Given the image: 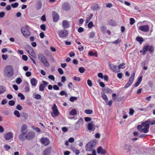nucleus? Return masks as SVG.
Masks as SVG:
<instances>
[{
    "instance_id": "42",
    "label": "nucleus",
    "mask_w": 155,
    "mask_h": 155,
    "mask_svg": "<svg viewBox=\"0 0 155 155\" xmlns=\"http://www.w3.org/2000/svg\"><path fill=\"white\" fill-rule=\"evenodd\" d=\"M78 70H79V71L81 73H84L85 71V68H84L82 67H80L79 68Z\"/></svg>"
},
{
    "instance_id": "24",
    "label": "nucleus",
    "mask_w": 155,
    "mask_h": 155,
    "mask_svg": "<svg viewBox=\"0 0 155 155\" xmlns=\"http://www.w3.org/2000/svg\"><path fill=\"white\" fill-rule=\"evenodd\" d=\"M142 125L143 126H144V128H147L149 129L150 125L149 120H147L143 122V123Z\"/></svg>"
},
{
    "instance_id": "40",
    "label": "nucleus",
    "mask_w": 155,
    "mask_h": 155,
    "mask_svg": "<svg viewBox=\"0 0 155 155\" xmlns=\"http://www.w3.org/2000/svg\"><path fill=\"white\" fill-rule=\"evenodd\" d=\"M121 41V39H118L117 40L113 41L112 43L114 44H118L120 43Z\"/></svg>"
},
{
    "instance_id": "37",
    "label": "nucleus",
    "mask_w": 155,
    "mask_h": 155,
    "mask_svg": "<svg viewBox=\"0 0 155 155\" xmlns=\"http://www.w3.org/2000/svg\"><path fill=\"white\" fill-rule=\"evenodd\" d=\"M14 114L17 117H19L20 116V114L19 112L17 110H15L14 111Z\"/></svg>"
},
{
    "instance_id": "17",
    "label": "nucleus",
    "mask_w": 155,
    "mask_h": 155,
    "mask_svg": "<svg viewBox=\"0 0 155 155\" xmlns=\"http://www.w3.org/2000/svg\"><path fill=\"white\" fill-rule=\"evenodd\" d=\"M13 137L12 133L11 132H8L4 136V137L6 140H9Z\"/></svg>"
},
{
    "instance_id": "20",
    "label": "nucleus",
    "mask_w": 155,
    "mask_h": 155,
    "mask_svg": "<svg viewBox=\"0 0 155 155\" xmlns=\"http://www.w3.org/2000/svg\"><path fill=\"white\" fill-rule=\"evenodd\" d=\"M26 132H21V133L18 136V138L21 140H24L25 139V134Z\"/></svg>"
},
{
    "instance_id": "41",
    "label": "nucleus",
    "mask_w": 155,
    "mask_h": 155,
    "mask_svg": "<svg viewBox=\"0 0 155 155\" xmlns=\"http://www.w3.org/2000/svg\"><path fill=\"white\" fill-rule=\"evenodd\" d=\"M94 25L93 24L92 21H90L88 24V28H91L92 27L94 26Z\"/></svg>"
},
{
    "instance_id": "52",
    "label": "nucleus",
    "mask_w": 155,
    "mask_h": 155,
    "mask_svg": "<svg viewBox=\"0 0 155 155\" xmlns=\"http://www.w3.org/2000/svg\"><path fill=\"white\" fill-rule=\"evenodd\" d=\"M60 94L61 96L65 95L66 96H68V94L66 93V92L64 91H61L60 93Z\"/></svg>"
},
{
    "instance_id": "27",
    "label": "nucleus",
    "mask_w": 155,
    "mask_h": 155,
    "mask_svg": "<svg viewBox=\"0 0 155 155\" xmlns=\"http://www.w3.org/2000/svg\"><path fill=\"white\" fill-rule=\"evenodd\" d=\"M28 128L27 125L25 124H23L21 127V132H24L26 131Z\"/></svg>"
},
{
    "instance_id": "9",
    "label": "nucleus",
    "mask_w": 155,
    "mask_h": 155,
    "mask_svg": "<svg viewBox=\"0 0 155 155\" xmlns=\"http://www.w3.org/2000/svg\"><path fill=\"white\" fill-rule=\"evenodd\" d=\"M42 82L43 84H40L39 86V90L41 91L44 90L45 87V86H47L49 84L48 82L45 81H42Z\"/></svg>"
},
{
    "instance_id": "57",
    "label": "nucleus",
    "mask_w": 155,
    "mask_h": 155,
    "mask_svg": "<svg viewBox=\"0 0 155 155\" xmlns=\"http://www.w3.org/2000/svg\"><path fill=\"white\" fill-rule=\"evenodd\" d=\"M7 103V101L6 99H3L1 103V104L2 105H5Z\"/></svg>"
},
{
    "instance_id": "8",
    "label": "nucleus",
    "mask_w": 155,
    "mask_h": 155,
    "mask_svg": "<svg viewBox=\"0 0 155 155\" xmlns=\"http://www.w3.org/2000/svg\"><path fill=\"white\" fill-rule=\"evenodd\" d=\"M68 31L66 30H61L58 33L59 36L61 38L66 37L68 35Z\"/></svg>"
},
{
    "instance_id": "11",
    "label": "nucleus",
    "mask_w": 155,
    "mask_h": 155,
    "mask_svg": "<svg viewBox=\"0 0 155 155\" xmlns=\"http://www.w3.org/2000/svg\"><path fill=\"white\" fill-rule=\"evenodd\" d=\"M71 6L69 3L65 2L63 4L62 8L65 11L69 10L70 9Z\"/></svg>"
},
{
    "instance_id": "55",
    "label": "nucleus",
    "mask_w": 155,
    "mask_h": 155,
    "mask_svg": "<svg viewBox=\"0 0 155 155\" xmlns=\"http://www.w3.org/2000/svg\"><path fill=\"white\" fill-rule=\"evenodd\" d=\"M82 122L83 119L81 118L78 120V121L76 123L80 124L81 125L82 124Z\"/></svg>"
},
{
    "instance_id": "61",
    "label": "nucleus",
    "mask_w": 155,
    "mask_h": 155,
    "mask_svg": "<svg viewBox=\"0 0 155 155\" xmlns=\"http://www.w3.org/2000/svg\"><path fill=\"white\" fill-rule=\"evenodd\" d=\"M16 108L17 110H21L22 109V107L20 104H18L16 106Z\"/></svg>"
},
{
    "instance_id": "47",
    "label": "nucleus",
    "mask_w": 155,
    "mask_h": 155,
    "mask_svg": "<svg viewBox=\"0 0 155 155\" xmlns=\"http://www.w3.org/2000/svg\"><path fill=\"white\" fill-rule=\"evenodd\" d=\"M125 65V63H122L121 64H119L118 66V68L119 69H120L121 68L124 69L125 68V67L124 66Z\"/></svg>"
},
{
    "instance_id": "50",
    "label": "nucleus",
    "mask_w": 155,
    "mask_h": 155,
    "mask_svg": "<svg viewBox=\"0 0 155 155\" xmlns=\"http://www.w3.org/2000/svg\"><path fill=\"white\" fill-rule=\"evenodd\" d=\"M15 104V102L13 100H11L8 102V104L11 106H13Z\"/></svg>"
},
{
    "instance_id": "4",
    "label": "nucleus",
    "mask_w": 155,
    "mask_h": 155,
    "mask_svg": "<svg viewBox=\"0 0 155 155\" xmlns=\"http://www.w3.org/2000/svg\"><path fill=\"white\" fill-rule=\"evenodd\" d=\"M29 29V27L28 25L24 26L22 27L21 29V33L26 38H28L31 35Z\"/></svg>"
},
{
    "instance_id": "38",
    "label": "nucleus",
    "mask_w": 155,
    "mask_h": 155,
    "mask_svg": "<svg viewBox=\"0 0 155 155\" xmlns=\"http://www.w3.org/2000/svg\"><path fill=\"white\" fill-rule=\"evenodd\" d=\"M18 97H20L21 100H23L25 98L24 96L21 93H19L18 95Z\"/></svg>"
},
{
    "instance_id": "22",
    "label": "nucleus",
    "mask_w": 155,
    "mask_h": 155,
    "mask_svg": "<svg viewBox=\"0 0 155 155\" xmlns=\"http://www.w3.org/2000/svg\"><path fill=\"white\" fill-rule=\"evenodd\" d=\"M131 146L129 145L126 144L124 146V150L126 151L127 152H128L130 151L131 150Z\"/></svg>"
},
{
    "instance_id": "45",
    "label": "nucleus",
    "mask_w": 155,
    "mask_h": 155,
    "mask_svg": "<svg viewBox=\"0 0 155 155\" xmlns=\"http://www.w3.org/2000/svg\"><path fill=\"white\" fill-rule=\"evenodd\" d=\"M149 129L147 128H143V129H141V130H140V132L143 131V132L145 133H147L149 131Z\"/></svg>"
},
{
    "instance_id": "16",
    "label": "nucleus",
    "mask_w": 155,
    "mask_h": 155,
    "mask_svg": "<svg viewBox=\"0 0 155 155\" xmlns=\"http://www.w3.org/2000/svg\"><path fill=\"white\" fill-rule=\"evenodd\" d=\"M87 127V129L90 131H94L95 130V125L94 124L93 122L89 123Z\"/></svg>"
},
{
    "instance_id": "59",
    "label": "nucleus",
    "mask_w": 155,
    "mask_h": 155,
    "mask_svg": "<svg viewBox=\"0 0 155 155\" xmlns=\"http://www.w3.org/2000/svg\"><path fill=\"white\" fill-rule=\"evenodd\" d=\"M123 76V74L122 73H118L117 74V77L119 79L122 78Z\"/></svg>"
},
{
    "instance_id": "56",
    "label": "nucleus",
    "mask_w": 155,
    "mask_h": 155,
    "mask_svg": "<svg viewBox=\"0 0 155 155\" xmlns=\"http://www.w3.org/2000/svg\"><path fill=\"white\" fill-rule=\"evenodd\" d=\"M32 128L37 132H41V130L38 127H33Z\"/></svg>"
},
{
    "instance_id": "21",
    "label": "nucleus",
    "mask_w": 155,
    "mask_h": 155,
    "mask_svg": "<svg viewBox=\"0 0 155 155\" xmlns=\"http://www.w3.org/2000/svg\"><path fill=\"white\" fill-rule=\"evenodd\" d=\"M30 81L31 83L32 86L34 87L36 86L38 83V81L35 78H32L31 79Z\"/></svg>"
},
{
    "instance_id": "43",
    "label": "nucleus",
    "mask_w": 155,
    "mask_h": 155,
    "mask_svg": "<svg viewBox=\"0 0 155 155\" xmlns=\"http://www.w3.org/2000/svg\"><path fill=\"white\" fill-rule=\"evenodd\" d=\"M31 47L29 45H26L25 47V49H26L27 51L29 53L28 51L31 49Z\"/></svg>"
},
{
    "instance_id": "12",
    "label": "nucleus",
    "mask_w": 155,
    "mask_h": 155,
    "mask_svg": "<svg viewBox=\"0 0 155 155\" xmlns=\"http://www.w3.org/2000/svg\"><path fill=\"white\" fill-rule=\"evenodd\" d=\"M35 136V134L33 132H30L25 136V138L28 140L33 139Z\"/></svg>"
},
{
    "instance_id": "64",
    "label": "nucleus",
    "mask_w": 155,
    "mask_h": 155,
    "mask_svg": "<svg viewBox=\"0 0 155 155\" xmlns=\"http://www.w3.org/2000/svg\"><path fill=\"white\" fill-rule=\"evenodd\" d=\"M22 58L24 61H27L28 60V57L25 55H23L22 56Z\"/></svg>"
},
{
    "instance_id": "18",
    "label": "nucleus",
    "mask_w": 155,
    "mask_h": 155,
    "mask_svg": "<svg viewBox=\"0 0 155 155\" xmlns=\"http://www.w3.org/2000/svg\"><path fill=\"white\" fill-rule=\"evenodd\" d=\"M97 151L98 154H104L106 153V150L103 149L101 147H100L97 148Z\"/></svg>"
},
{
    "instance_id": "6",
    "label": "nucleus",
    "mask_w": 155,
    "mask_h": 155,
    "mask_svg": "<svg viewBox=\"0 0 155 155\" xmlns=\"http://www.w3.org/2000/svg\"><path fill=\"white\" fill-rule=\"evenodd\" d=\"M134 73H133L131 74V77L129 78L128 82L125 85L124 87L125 88H127L130 87L132 84L134 80Z\"/></svg>"
},
{
    "instance_id": "29",
    "label": "nucleus",
    "mask_w": 155,
    "mask_h": 155,
    "mask_svg": "<svg viewBox=\"0 0 155 155\" xmlns=\"http://www.w3.org/2000/svg\"><path fill=\"white\" fill-rule=\"evenodd\" d=\"M42 3L41 1H38L36 5V8L38 10L40 9L42 7Z\"/></svg>"
},
{
    "instance_id": "36",
    "label": "nucleus",
    "mask_w": 155,
    "mask_h": 155,
    "mask_svg": "<svg viewBox=\"0 0 155 155\" xmlns=\"http://www.w3.org/2000/svg\"><path fill=\"white\" fill-rule=\"evenodd\" d=\"M28 52L29 53H28L31 54V55L32 56H33L32 55H34L35 54V52L32 48H31Z\"/></svg>"
},
{
    "instance_id": "58",
    "label": "nucleus",
    "mask_w": 155,
    "mask_h": 155,
    "mask_svg": "<svg viewBox=\"0 0 155 155\" xmlns=\"http://www.w3.org/2000/svg\"><path fill=\"white\" fill-rule=\"evenodd\" d=\"M80 126V124L76 123L75 125L74 129L76 130H77L79 129Z\"/></svg>"
},
{
    "instance_id": "32",
    "label": "nucleus",
    "mask_w": 155,
    "mask_h": 155,
    "mask_svg": "<svg viewBox=\"0 0 155 155\" xmlns=\"http://www.w3.org/2000/svg\"><path fill=\"white\" fill-rule=\"evenodd\" d=\"M77 111L76 109H73L70 112L69 114L71 115L74 116L77 114Z\"/></svg>"
},
{
    "instance_id": "60",
    "label": "nucleus",
    "mask_w": 155,
    "mask_h": 155,
    "mask_svg": "<svg viewBox=\"0 0 155 155\" xmlns=\"http://www.w3.org/2000/svg\"><path fill=\"white\" fill-rule=\"evenodd\" d=\"M48 78L49 79L52 80L53 81H54L55 78L53 75H49L48 76Z\"/></svg>"
},
{
    "instance_id": "23",
    "label": "nucleus",
    "mask_w": 155,
    "mask_h": 155,
    "mask_svg": "<svg viewBox=\"0 0 155 155\" xmlns=\"http://www.w3.org/2000/svg\"><path fill=\"white\" fill-rule=\"evenodd\" d=\"M100 8L98 4H95L91 7V9L94 11L98 10Z\"/></svg>"
},
{
    "instance_id": "30",
    "label": "nucleus",
    "mask_w": 155,
    "mask_h": 155,
    "mask_svg": "<svg viewBox=\"0 0 155 155\" xmlns=\"http://www.w3.org/2000/svg\"><path fill=\"white\" fill-rule=\"evenodd\" d=\"M104 93H106L111 94L112 93V90L109 88L106 87L104 89Z\"/></svg>"
},
{
    "instance_id": "2",
    "label": "nucleus",
    "mask_w": 155,
    "mask_h": 155,
    "mask_svg": "<svg viewBox=\"0 0 155 155\" xmlns=\"http://www.w3.org/2000/svg\"><path fill=\"white\" fill-rule=\"evenodd\" d=\"M97 144L96 140H91L88 142L85 146V150L87 151H91L95 148Z\"/></svg>"
},
{
    "instance_id": "13",
    "label": "nucleus",
    "mask_w": 155,
    "mask_h": 155,
    "mask_svg": "<svg viewBox=\"0 0 155 155\" xmlns=\"http://www.w3.org/2000/svg\"><path fill=\"white\" fill-rule=\"evenodd\" d=\"M52 15L53 21L54 22H57L59 20V16L58 14L56 12L53 11L52 12Z\"/></svg>"
},
{
    "instance_id": "54",
    "label": "nucleus",
    "mask_w": 155,
    "mask_h": 155,
    "mask_svg": "<svg viewBox=\"0 0 155 155\" xmlns=\"http://www.w3.org/2000/svg\"><path fill=\"white\" fill-rule=\"evenodd\" d=\"M87 84L89 87H91L92 86V83L91 81L90 80L88 79L87 80Z\"/></svg>"
},
{
    "instance_id": "31",
    "label": "nucleus",
    "mask_w": 155,
    "mask_h": 155,
    "mask_svg": "<svg viewBox=\"0 0 155 155\" xmlns=\"http://www.w3.org/2000/svg\"><path fill=\"white\" fill-rule=\"evenodd\" d=\"M108 23L111 26H115L116 25L115 21L113 20H109L108 21Z\"/></svg>"
},
{
    "instance_id": "48",
    "label": "nucleus",
    "mask_w": 155,
    "mask_h": 155,
    "mask_svg": "<svg viewBox=\"0 0 155 155\" xmlns=\"http://www.w3.org/2000/svg\"><path fill=\"white\" fill-rule=\"evenodd\" d=\"M22 82V80L20 78H17L16 80V82L18 84H20Z\"/></svg>"
},
{
    "instance_id": "3",
    "label": "nucleus",
    "mask_w": 155,
    "mask_h": 155,
    "mask_svg": "<svg viewBox=\"0 0 155 155\" xmlns=\"http://www.w3.org/2000/svg\"><path fill=\"white\" fill-rule=\"evenodd\" d=\"M38 58L39 60L46 67H49V66L50 64L47 59L43 54L40 53L38 54Z\"/></svg>"
},
{
    "instance_id": "53",
    "label": "nucleus",
    "mask_w": 155,
    "mask_h": 155,
    "mask_svg": "<svg viewBox=\"0 0 155 155\" xmlns=\"http://www.w3.org/2000/svg\"><path fill=\"white\" fill-rule=\"evenodd\" d=\"M41 28L43 31L45 30L46 29V25L45 24H42L40 25Z\"/></svg>"
},
{
    "instance_id": "5",
    "label": "nucleus",
    "mask_w": 155,
    "mask_h": 155,
    "mask_svg": "<svg viewBox=\"0 0 155 155\" xmlns=\"http://www.w3.org/2000/svg\"><path fill=\"white\" fill-rule=\"evenodd\" d=\"M154 47L152 45H145L143 48V55H145L146 53V51H149L150 53H152L154 51Z\"/></svg>"
},
{
    "instance_id": "15",
    "label": "nucleus",
    "mask_w": 155,
    "mask_h": 155,
    "mask_svg": "<svg viewBox=\"0 0 155 155\" xmlns=\"http://www.w3.org/2000/svg\"><path fill=\"white\" fill-rule=\"evenodd\" d=\"M109 66L114 72H117L118 71H117V65L114 64L112 63H109Z\"/></svg>"
},
{
    "instance_id": "51",
    "label": "nucleus",
    "mask_w": 155,
    "mask_h": 155,
    "mask_svg": "<svg viewBox=\"0 0 155 155\" xmlns=\"http://www.w3.org/2000/svg\"><path fill=\"white\" fill-rule=\"evenodd\" d=\"M135 22V19L133 18H130V24L131 25H133Z\"/></svg>"
},
{
    "instance_id": "49",
    "label": "nucleus",
    "mask_w": 155,
    "mask_h": 155,
    "mask_svg": "<svg viewBox=\"0 0 155 155\" xmlns=\"http://www.w3.org/2000/svg\"><path fill=\"white\" fill-rule=\"evenodd\" d=\"M18 5V2H15L14 4H11V6L12 8H15L17 7Z\"/></svg>"
},
{
    "instance_id": "33",
    "label": "nucleus",
    "mask_w": 155,
    "mask_h": 155,
    "mask_svg": "<svg viewBox=\"0 0 155 155\" xmlns=\"http://www.w3.org/2000/svg\"><path fill=\"white\" fill-rule=\"evenodd\" d=\"M137 41L139 42L140 44H141L144 40L143 38L141 37H137L136 38Z\"/></svg>"
},
{
    "instance_id": "46",
    "label": "nucleus",
    "mask_w": 155,
    "mask_h": 155,
    "mask_svg": "<svg viewBox=\"0 0 155 155\" xmlns=\"http://www.w3.org/2000/svg\"><path fill=\"white\" fill-rule=\"evenodd\" d=\"M34 98L37 100L40 99L41 98V96L39 94H36L35 95Z\"/></svg>"
},
{
    "instance_id": "14",
    "label": "nucleus",
    "mask_w": 155,
    "mask_h": 155,
    "mask_svg": "<svg viewBox=\"0 0 155 155\" xmlns=\"http://www.w3.org/2000/svg\"><path fill=\"white\" fill-rule=\"evenodd\" d=\"M41 143L45 146L48 145L50 143L49 140L47 138L42 137L41 139Z\"/></svg>"
},
{
    "instance_id": "62",
    "label": "nucleus",
    "mask_w": 155,
    "mask_h": 155,
    "mask_svg": "<svg viewBox=\"0 0 155 155\" xmlns=\"http://www.w3.org/2000/svg\"><path fill=\"white\" fill-rule=\"evenodd\" d=\"M84 29L81 27H80L78 28V31L79 33H81L84 31Z\"/></svg>"
},
{
    "instance_id": "10",
    "label": "nucleus",
    "mask_w": 155,
    "mask_h": 155,
    "mask_svg": "<svg viewBox=\"0 0 155 155\" xmlns=\"http://www.w3.org/2000/svg\"><path fill=\"white\" fill-rule=\"evenodd\" d=\"M139 29L142 31L147 32L149 31V27L148 25H142L139 27Z\"/></svg>"
},
{
    "instance_id": "28",
    "label": "nucleus",
    "mask_w": 155,
    "mask_h": 155,
    "mask_svg": "<svg viewBox=\"0 0 155 155\" xmlns=\"http://www.w3.org/2000/svg\"><path fill=\"white\" fill-rule=\"evenodd\" d=\"M6 91V87L3 85L0 86V94L3 93Z\"/></svg>"
},
{
    "instance_id": "25",
    "label": "nucleus",
    "mask_w": 155,
    "mask_h": 155,
    "mask_svg": "<svg viewBox=\"0 0 155 155\" xmlns=\"http://www.w3.org/2000/svg\"><path fill=\"white\" fill-rule=\"evenodd\" d=\"M51 149L50 148L48 147L45 150H44L43 153L44 155H47L48 154L50 153Z\"/></svg>"
},
{
    "instance_id": "19",
    "label": "nucleus",
    "mask_w": 155,
    "mask_h": 155,
    "mask_svg": "<svg viewBox=\"0 0 155 155\" xmlns=\"http://www.w3.org/2000/svg\"><path fill=\"white\" fill-rule=\"evenodd\" d=\"M62 25L64 28H68L69 27V24L68 21L67 20H64L63 21Z\"/></svg>"
},
{
    "instance_id": "7",
    "label": "nucleus",
    "mask_w": 155,
    "mask_h": 155,
    "mask_svg": "<svg viewBox=\"0 0 155 155\" xmlns=\"http://www.w3.org/2000/svg\"><path fill=\"white\" fill-rule=\"evenodd\" d=\"M52 110L53 111V114H52V116L53 117L58 116L59 114V112L57 106L54 104L52 107Z\"/></svg>"
},
{
    "instance_id": "44",
    "label": "nucleus",
    "mask_w": 155,
    "mask_h": 155,
    "mask_svg": "<svg viewBox=\"0 0 155 155\" xmlns=\"http://www.w3.org/2000/svg\"><path fill=\"white\" fill-rule=\"evenodd\" d=\"M77 98L75 97H71L70 98V101L71 102H74V101L77 100Z\"/></svg>"
},
{
    "instance_id": "35",
    "label": "nucleus",
    "mask_w": 155,
    "mask_h": 155,
    "mask_svg": "<svg viewBox=\"0 0 155 155\" xmlns=\"http://www.w3.org/2000/svg\"><path fill=\"white\" fill-rule=\"evenodd\" d=\"M93 16V15L92 14H90V15L89 17H86V23H87L92 18Z\"/></svg>"
},
{
    "instance_id": "34",
    "label": "nucleus",
    "mask_w": 155,
    "mask_h": 155,
    "mask_svg": "<svg viewBox=\"0 0 155 155\" xmlns=\"http://www.w3.org/2000/svg\"><path fill=\"white\" fill-rule=\"evenodd\" d=\"M116 96V94L115 93H113L112 95V97L113 99L116 101H121V99H117L115 97Z\"/></svg>"
},
{
    "instance_id": "26",
    "label": "nucleus",
    "mask_w": 155,
    "mask_h": 155,
    "mask_svg": "<svg viewBox=\"0 0 155 155\" xmlns=\"http://www.w3.org/2000/svg\"><path fill=\"white\" fill-rule=\"evenodd\" d=\"M142 79V76H141L140 77L138 80L137 82L135 84L134 86L135 87L138 86L141 83Z\"/></svg>"
},
{
    "instance_id": "39",
    "label": "nucleus",
    "mask_w": 155,
    "mask_h": 155,
    "mask_svg": "<svg viewBox=\"0 0 155 155\" xmlns=\"http://www.w3.org/2000/svg\"><path fill=\"white\" fill-rule=\"evenodd\" d=\"M84 112L87 114H91L92 113L93 111L91 110H86Z\"/></svg>"
},
{
    "instance_id": "63",
    "label": "nucleus",
    "mask_w": 155,
    "mask_h": 155,
    "mask_svg": "<svg viewBox=\"0 0 155 155\" xmlns=\"http://www.w3.org/2000/svg\"><path fill=\"white\" fill-rule=\"evenodd\" d=\"M106 28V27L105 26H103L101 27V30L103 32L104 31H105Z\"/></svg>"
},
{
    "instance_id": "1",
    "label": "nucleus",
    "mask_w": 155,
    "mask_h": 155,
    "mask_svg": "<svg viewBox=\"0 0 155 155\" xmlns=\"http://www.w3.org/2000/svg\"><path fill=\"white\" fill-rule=\"evenodd\" d=\"M4 75L6 77L10 78L12 77L14 74V71L13 67L9 65L6 66L4 69Z\"/></svg>"
}]
</instances>
